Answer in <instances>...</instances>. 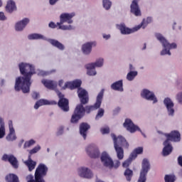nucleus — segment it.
Here are the masks:
<instances>
[{
  "instance_id": "41",
  "label": "nucleus",
  "mask_w": 182,
  "mask_h": 182,
  "mask_svg": "<svg viewBox=\"0 0 182 182\" xmlns=\"http://www.w3.org/2000/svg\"><path fill=\"white\" fill-rule=\"evenodd\" d=\"M35 144V140L31 139L28 141H26L24 144V149H26L27 147H31V146H33Z\"/></svg>"
},
{
  "instance_id": "47",
  "label": "nucleus",
  "mask_w": 182,
  "mask_h": 182,
  "mask_svg": "<svg viewBox=\"0 0 182 182\" xmlns=\"http://www.w3.org/2000/svg\"><path fill=\"white\" fill-rule=\"evenodd\" d=\"M9 130H15V129H14V124L12 122V120L9 121Z\"/></svg>"
},
{
  "instance_id": "24",
  "label": "nucleus",
  "mask_w": 182,
  "mask_h": 182,
  "mask_svg": "<svg viewBox=\"0 0 182 182\" xmlns=\"http://www.w3.org/2000/svg\"><path fill=\"white\" fill-rule=\"evenodd\" d=\"M29 23V18H26L22 21L16 23V31H23V28Z\"/></svg>"
},
{
  "instance_id": "38",
  "label": "nucleus",
  "mask_w": 182,
  "mask_h": 182,
  "mask_svg": "<svg viewBox=\"0 0 182 182\" xmlns=\"http://www.w3.org/2000/svg\"><path fill=\"white\" fill-rule=\"evenodd\" d=\"M102 5L103 7L107 10L109 11V9L112 6V1L110 0H102Z\"/></svg>"
},
{
  "instance_id": "35",
  "label": "nucleus",
  "mask_w": 182,
  "mask_h": 182,
  "mask_svg": "<svg viewBox=\"0 0 182 182\" xmlns=\"http://www.w3.org/2000/svg\"><path fill=\"white\" fill-rule=\"evenodd\" d=\"M30 41H33L35 39H43V36L38 33H32L28 36Z\"/></svg>"
},
{
  "instance_id": "27",
  "label": "nucleus",
  "mask_w": 182,
  "mask_h": 182,
  "mask_svg": "<svg viewBox=\"0 0 182 182\" xmlns=\"http://www.w3.org/2000/svg\"><path fill=\"white\" fill-rule=\"evenodd\" d=\"M111 88L112 90H118L123 92V80H119L112 84Z\"/></svg>"
},
{
  "instance_id": "45",
  "label": "nucleus",
  "mask_w": 182,
  "mask_h": 182,
  "mask_svg": "<svg viewBox=\"0 0 182 182\" xmlns=\"http://www.w3.org/2000/svg\"><path fill=\"white\" fill-rule=\"evenodd\" d=\"M0 21H6V16L4 12H0Z\"/></svg>"
},
{
  "instance_id": "5",
  "label": "nucleus",
  "mask_w": 182,
  "mask_h": 182,
  "mask_svg": "<svg viewBox=\"0 0 182 182\" xmlns=\"http://www.w3.org/2000/svg\"><path fill=\"white\" fill-rule=\"evenodd\" d=\"M75 16V13H63L60 16V22L57 23L58 26V29H61L62 31H71L73 29V27L71 25L65 26L63 25L65 22H68V23H73V20L72 18Z\"/></svg>"
},
{
  "instance_id": "6",
  "label": "nucleus",
  "mask_w": 182,
  "mask_h": 182,
  "mask_svg": "<svg viewBox=\"0 0 182 182\" xmlns=\"http://www.w3.org/2000/svg\"><path fill=\"white\" fill-rule=\"evenodd\" d=\"M155 36L161 43H162V46H164V49L161 52V55H171V53L170 52V49H176L177 48V44L175 43H169L168 41L166 40V38L163 36V35L160 33H156Z\"/></svg>"
},
{
  "instance_id": "14",
  "label": "nucleus",
  "mask_w": 182,
  "mask_h": 182,
  "mask_svg": "<svg viewBox=\"0 0 182 182\" xmlns=\"http://www.w3.org/2000/svg\"><path fill=\"white\" fill-rule=\"evenodd\" d=\"M140 28H141V26H137L132 29L126 27V25L124 24H120L119 26V29L122 35H130V33H133V32L139 31Z\"/></svg>"
},
{
  "instance_id": "56",
  "label": "nucleus",
  "mask_w": 182,
  "mask_h": 182,
  "mask_svg": "<svg viewBox=\"0 0 182 182\" xmlns=\"http://www.w3.org/2000/svg\"><path fill=\"white\" fill-rule=\"evenodd\" d=\"M146 43H144V48H142V50H144V49H146Z\"/></svg>"
},
{
  "instance_id": "18",
  "label": "nucleus",
  "mask_w": 182,
  "mask_h": 182,
  "mask_svg": "<svg viewBox=\"0 0 182 182\" xmlns=\"http://www.w3.org/2000/svg\"><path fill=\"white\" fill-rule=\"evenodd\" d=\"M78 171L80 176L84 178H92V177H93V173H92V171L87 168H80Z\"/></svg>"
},
{
  "instance_id": "58",
  "label": "nucleus",
  "mask_w": 182,
  "mask_h": 182,
  "mask_svg": "<svg viewBox=\"0 0 182 182\" xmlns=\"http://www.w3.org/2000/svg\"><path fill=\"white\" fill-rule=\"evenodd\" d=\"M48 151H49V149H48Z\"/></svg>"
},
{
  "instance_id": "48",
  "label": "nucleus",
  "mask_w": 182,
  "mask_h": 182,
  "mask_svg": "<svg viewBox=\"0 0 182 182\" xmlns=\"http://www.w3.org/2000/svg\"><path fill=\"white\" fill-rule=\"evenodd\" d=\"M177 100H178L179 103H182V92L177 95Z\"/></svg>"
},
{
  "instance_id": "37",
  "label": "nucleus",
  "mask_w": 182,
  "mask_h": 182,
  "mask_svg": "<svg viewBox=\"0 0 182 182\" xmlns=\"http://www.w3.org/2000/svg\"><path fill=\"white\" fill-rule=\"evenodd\" d=\"M134 160L131 156L127 159L125 161L123 162L122 164V167H124L125 168H127L130 164H132V161Z\"/></svg>"
},
{
  "instance_id": "49",
  "label": "nucleus",
  "mask_w": 182,
  "mask_h": 182,
  "mask_svg": "<svg viewBox=\"0 0 182 182\" xmlns=\"http://www.w3.org/2000/svg\"><path fill=\"white\" fill-rule=\"evenodd\" d=\"M63 134V127H60L57 132V136H60V134Z\"/></svg>"
},
{
  "instance_id": "22",
  "label": "nucleus",
  "mask_w": 182,
  "mask_h": 182,
  "mask_svg": "<svg viewBox=\"0 0 182 182\" xmlns=\"http://www.w3.org/2000/svg\"><path fill=\"white\" fill-rule=\"evenodd\" d=\"M46 105H58L56 101H51L50 102L48 100H39L37 101L34 105V109H39L41 106Z\"/></svg>"
},
{
  "instance_id": "53",
  "label": "nucleus",
  "mask_w": 182,
  "mask_h": 182,
  "mask_svg": "<svg viewBox=\"0 0 182 182\" xmlns=\"http://www.w3.org/2000/svg\"><path fill=\"white\" fill-rule=\"evenodd\" d=\"M58 85L60 86V87H63V80L59 81Z\"/></svg>"
},
{
  "instance_id": "15",
  "label": "nucleus",
  "mask_w": 182,
  "mask_h": 182,
  "mask_svg": "<svg viewBox=\"0 0 182 182\" xmlns=\"http://www.w3.org/2000/svg\"><path fill=\"white\" fill-rule=\"evenodd\" d=\"M2 160L4 161H9L14 168H18L19 165L18 164V159L14 155L4 154L2 157Z\"/></svg>"
},
{
  "instance_id": "34",
  "label": "nucleus",
  "mask_w": 182,
  "mask_h": 182,
  "mask_svg": "<svg viewBox=\"0 0 182 182\" xmlns=\"http://www.w3.org/2000/svg\"><path fill=\"white\" fill-rule=\"evenodd\" d=\"M151 22H153V18L151 17H148L146 19H144L139 26H141V28L143 26V28H145L146 26H147L149 23H151Z\"/></svg>"
},
{
  "instance_id": "8",
  "label": "nucleus",
  "mask_w": 182,
  "mask_h": 182,
  "mask_svg": "<svg viewBox=\"0 0 182 182\" xmlns=\"http://www.w3.org/2000/svg\"><path fill=\"white\" fill-rule=\"evenodd\" d=\"M103 66V58H100L97 60L95 63H92L87 64L85 65V68L87 70V75L89 76H95L96 75V70L95 68H102Z\"/></svg>"
},
{
  "instance_id": "9",
  "label": "nucleus",
  "mask_w": 182,
  "mask_h": 182,
  "mask_svg": "<svg viewBox=\"0 0 182 182\" xmlns=\"http://www.w3.org/2000/svg\"><path fill=\"white\" fill-rule=\"evenodd\" d=\"M150 170V162L146 159H144L142 161V168L141 170L140 176L138 182H146L147 173Z\"/></svg>"
},
{
  "instance_id": "12",
  "label": "nucleus",
  "mask_w": 182,
  "mask_h": 182,
  "mask_svg": "<svg viewBox=\"0 0 182 182\" xmlns=\"http://www.w3.org/2000/svg\"><path fill=\"white\" fill-rule=\"evenodd\" d=\"M123 126L129 133H136L137 131L141 132L140 128L135 125L130 119H126Z\"/></svg>"
},
{
  "instance_id": "57",
  "label": "nucleus",
  "mask_w": 182,
  "mask_h": 182,
  "mask_svg": "<svg viewBox=\"0 0 182 182\" xmlns=\"http://www.w3.org/2000/svg\"><path fill=\"white\" fill-rule=\"evenodd\" d=\"M2 5H3L2 0H0V8L1 6H2Z\"/></svg>"
},
{
  "instance_id": "11",
  "label": "nucleus",
  "mask_w": 182,
  "mask_h": 182,
  "mask_svg": "<svg viewBox=\"0 0 182 182\" xmlns=\"http://www.w3.org/2000/svg\"><path fill=\"white\" fill-rule=\"evenodd\" d=\"M86 152L91 159H98V157L100 156L99 149L96 145H95V144H90L86 148Z\"/></svg>"
},
{
  "instance_id": "43",
  "label": "nucleus",
  "mask_w": 182,
  "mask_h": 182,
  "mask_svg": "<svg viewBox=\"0 0 182 182\" xmlns=\"http://www.w3.org/2000/svg\"><path fill=\"white\" fill-rule=\"evenodd\" d=\"M39 150H41V146H36L30 151V154H35V153H38Z\"/></svg>"
},
{
  "instance_id": "3",
  "label": "nucleus",
  "mask_w": 182,
  "mask_h": 182,
  "mask_svg": "<svg viewBox=\"0 0 182 182\" xmlns=\"http://www.w3.org/2000/svg\"><path fill=\"white\" fill-rule=\"evenodd\" d=\"M111 136L114 141V147L117 153V159L119 160H123L124 157V151L122 147L129 149V142H127L126 139L122 136L117 137L114 134H112Z\"/></svg>"
},
{
  "instance_id": "26",
  "label": "nucleus",
  "mask_w": 182,
  "mask_h": 182,
  "mask_svg": "<svg viewBox=\"0 0 182 182\" xmlns=\"http://www.w3.org/2000/svg\"><path fill=\"white\" fill-rule=\"evenodd\" d=\"M48 42L49 43H50V45H52L55 48H57V49H59V50H65V46L62 44V43L58 41V40L49 39Z\"/></svg>"
},
{
  "instance_id": "28",
  "label": "nucleus",
  "mask_w": 182,
  "mask_h": 182,
  "mask_svg": "<svg viewBox=\"0 0 182 182\" xmlns=\"http://www.w3.org/2000/svg\"><path fill=\"white\" fill-rule=\"evenodd\" d=\"M41 82L43 83V85H44L46 87H47V89H50L51 90H53V89L56 87V84H55V82L52 80H43Z\"/></svg>"
},
{
  "instance_id": "36",
  "label": "nucleus",
  "mask_w": 182,
  "mask_h": 182,
  "mask_svg": "<svg viewBox=\"0 0 182 182\" xmlns=\"http://www.w3.org/2000/svg\"><path fill=\"white\" fill-rule=\"evenodd\" d=\"M137 76V71H130L127 75V80L132 81L134 80V77Z\"/></svg>"
},
{
  "instance_id": "7",
  "label": "nucleus",
  "mask_w": 182,
  "mask_h": 182,
  "mask_svg": "<svg viewBox=\"0 0 182 182\" xmlns=\"http://www.w3.org/2000/svg\"><path fill=\"white\" fill-rule=\"evenodd\" d=\"M101 161L102 163H103L105 167H108L109 168H113V167H114L115 168H117L119 166H120L119 161H117L114 164L112 158H110L109 154L106 152H103L102 154Z\"/></svg>"
},
{
  "instance_id": "30",
  "label": "nucleus",
  "mask_w": 182,
  "mask_h": 182,
  "mask_svg": "<svg viewBox=\"0 0 182 182\" xmlns=\"http://www.w3.org/2000/svg\"><path fill=\"white\" fill-rule=\"evenodd\" d=\"M138 154H143V147L139 146L134 149V151L131 153V157L134 160L137 157Z\"/></svg>"
},
{
  "instance_id": "52",
  "label": "nucleus",
  "mask_w": 182,
  "mask_h": 182,
  "mask_svg": "<svg viewBox=\"0 0 182 182\" xmlns=\"http://www.w3.org/2000/svg\"><path fill=\"white\" fill-rule=\"evenodd\" d=\"M119 112H120V107H117V108L114 110V114H116L117 113H119Z\"/></svg>"
},
{
  "instance_id": "31",
  "label": "nucleus",
  "mask_w": 182,
  "mask_h": 182,
  "mask_svg": "<svg viewBox=\"0 0 182 182\" xmlns=\"http://www.w3.org/2000/svg\"><path fill=\"white\" fill-rule=\"evenodd\" d=\"M8 141H14V140H16V135L15 134V129L9 130V134L6 137Z\"/></svg>"
},
{
  "instance_id": "42",
  "label": "nucleus",
  "mask_w": 182,
  "mask_h": 182,
  "mask_svg": "<svg viewBox=\"0 0 182 182\" xmlns=\"http://www.w3.org/2000/svg\"><path fill=\"white\" fill-rule=\"evenodd\" d=\"M100 132L102 134H109L110 133V129L109 127L102 128Z\"/></svg>"
},
{
  "instance_id": "51",
  "label": "nucleus",
  "mask_w": 182,
  "mask_h": 182,
  "mask_svg": "<svg viewBox=\"0 0 182 182\" xmlns=\"http://www.w3.org/2000/svg\"><path fill=\"white\" fill-rule=\"evenodd\" d=\"M59 0H49L50 5H55Z\"/></svg>"
},
{
  "instance_id": "54",
  "label": "nucleus",
  "mask_w": 182,
  "mask_h": 182,
  "mask_svg": "<svg viewBox=\"0 0 182 182\" xmlns=\"http://www.w3.org/2000/svg\"><path fill=\"white\" fill-rule=\"evenodd\" d=\"M103 38H104V39H109L110 38V35L104 34Z\"/></svg>"
},
{
  "instance_id": "39",
  "label": "nucleus",
  "mask_w": 182,
  "mask_h": 182,
  "mask_svg": "<svg viewBox=\"0 0 182 182\" xmlns=\"http://www.w3.org/2000/svg\"><path fill=\"white\" fill-rule=\"evenodd\" d=\"M104 115H105V109H103V108H100L98 110L97 114L95 117L96 120H99V119L103 117Z\"/></svg>"
},
{
  "instance_id": "4",
  "label": "nucleus",
  "mask_w": 182,
  "mask_h": 182,
  "mask_svg": "<svg viewBox=\"0 0 182 182\" xmlns=\"http://www.w3.org/2000/svg\"><path fill=\"white\" fill-rule=\"evenodd\" d=\"M166 137V141L164 142L163 156H168L173 151V146L170 141H180L181 140V134L178 131H172L170 134H165Z\"/></svg>"
},
{
  "instance_id": "32",
  "label": "nucleus",
  "mask_w": 182,
  "mask_h": 182,
  "mask_svg": "<svg viewBox=\"0 0 182 182\" xmlns=\"http://www.w3.org/2000/svg\"><path fill=\"white\" fill-rule=\"evenodd\" d=\"M0 123H1L0 139H4V137H5V134H6V129H5V124L4 123L2 124V118L0 119Z\"/></svg>"
},
{
  "instance_id": "19",
  "label": "nucleus",
  "mask_w": 182,
  "mask_h": 182,
  "mask_svg": "<svg viewBox=\"0 0 182 182\" xmlns=\"http://www.w3.org/2000/svg\"><path fill=\"white\" fill-rule=\"evenodd\" d=\"M90 129V125L86 122H82L80 125V134L83 137L84 140H86L87 137V130Z\"/></svg>"
},
{
  "instance_id": "16",
  "label": "nucleus",
  "mask_w": 182,
  "mask_h": 182,
  "mask_svg": "<svg viewBox=\"0 0 182 182\" xmlns=\"http://www.w3.org/2000/svg\"><path fill=\"white\" fill-rule=\"evenodd\" d=\"M131 13L134 14L135 16H141V11H140V7L139 6V1L133 0L131 6Z\"/></svg>"
},
{
  "instance_id": "46",
  "label": "nucleus",
  "mask_w": 182,
  "mask_h": 182,
  "mask_svg": "<svg viewBox=\"0 0 182 182\" xmlns=\"http://www.w3.org/2000/svg\"><path fill=\"white\" fill-rule=\"evenodd\" d=\"M32 97H33V99H35L36 100L37 99H39V93L36 92H33Z\"/></svg>"
},
{
  "instance_id": "1",
  "label": "nucleus",
  "mask_w": 182,
  "mask_h": 182,
  "mask_svg": "<svg viewBox=\"0 0 182 182\" xmlns=\"http://www.w3.org/2000/svg\"><path fill=\"white\" fill-rule=\"evenodd\" d=\"M77 93L80 104L77 105L74 110L70 119L71 123H77L85 116V113L89 114L94 112V110L100 109L102 102L103 101V96L105 95V90L102 89L99 92L96 98V102L93 105H87L85 107H83V105H87L89 103V94L87 91L79 89Z\"/></svg>"
},
{
  "instance_id": "50",
  "label": "nucleus",
  "mask_w": 182,
  "mask_h": 182,
  "mask_svg": "<svg viewBox=\"0 0 182 182\" xmlns=\"http://www.w3.org/2000/svg\"><path fill=\"white\" fill-rule=\"evenodd\" d=\"M178 163L179 166H181L182 167V156H180L178 158Z\"/></svg>"
},
{
  "instance_id": "13",
  "label": "nucleus",
  "mask_w": 182,
  "mask_h": 182,
  "mask_svg": "<svg viewBox=\"0 0 182 182\" xmlns=\"http://www.w3.org/2000/svg\"><path fill=\"white\" fill-rule=\"evenodd\" d=\"M141 96L146 100H150L151 102H153V103H157L158 102L157 97H156L154 92L149 90H143L141 92Z\"/></svg>"
},
{
  "instance_id": "23",
  "label": "nucleus",
  "mask_w": 182,
  "mask_h": 182,
  "mask_svg": "<svg viewBox=\"0 0 182 182\" xmlns=\"http://www.w3.org/2000/svg\"><path fill=\"white\" fill-rule=\"evenodd\" d=\"M96 46V43L95 42H90L86 43L85 44L82 45V50L85 55H89L90 52H92V46Z\"/></svg>"
},
{
  "instance_id": "21",
  "label": "nucleus",
  "mask_w": 182,
  "mask_h": 182,
  "mask_svg": "<svg viewBox=\"0 0 182 182\" xmlns=\"http://www.w3.org/2000/svg\"><path fill=\"white\" fill-rule=\"evenodd\" d=\"M5 9L8 14H12L13 12H15V11H17L18 8L16 7V4L15 1L13 0H9L6 3Z\"/></svg>"
},
{
  "instance_id": "10",
  "label": "nucleus",
  "mask_w": 182,
  "mask_h": 182,
  "mask_svg": "<svg viewBox=\"0 0 182 182\" xmlns=\"http://www.w3.org/2000/svg\"><path fill=\"white\" fill-rule=\"evenodd\" d=\"M58 96L59 100L58 102V106L63 112H69V100L65 98V95L62 92H58Z\"/></svg>"
},
{
  "instance_id": "17",
  "label": "nucleus",
  "mask_w": 182,
  "mask_h": 182,
  "mask_svg": "<svg viewBox=\"0 0 182 182\" xmlns=\"http://www.w3.org/2000/svg\"><path fill=\"white\" fill-rule=\"evenodd\" d=\"M164 103L168 110V113L169 116H173L174 114V103H173V101L168 97H166L164 100Z\"/></svg>"
},
{
  "instance_id": "55",
  "label": "nucleus",
  "mask_w": 182,
  "mask_h": 182,
  "mask_svg": "<svg viewBox=\"0 0 182 182\" xmlns=\"http://www.w3.org/2000/svg\"><path fill=\"white\" fill-rule=\"evenodd\" d=\"M129 70H133V65L132 64L129 65Z\"/></svg>"
},
{
  "instance_id": "44",
  "label": "nucleus",
  "mask_w": 182,
  "mask_h": 182,
  "mask_svg": "<svg viewBox=\"0 0 182 182\" xmlns=\"http://www.w3.org/2000/svg\"><path fill=\"white\" fill-rule=\"evenodd\" d=\"M48 26L49 28H51V29H55V28H58V26L59 27V26H58V23L56 24L53 21L50 22Z\"/></svg>"
},
{
  "instance_id": "2",
  "label": "nucleus",
  "mask_w": 182,
  "mask_h": 182,
  "mask_svg": "<svg viewBox=\"0 0 182 182\" xmlns=\"http://www.w3.org/2000/svg\"><path fill=\"white\" fill-rule=\"evenodd\" d=\"M18 68L23 77H18L16 79L15 90L16 92L22 90L23 93H29L32 85L31 79L36 73L35 67L26 63H21L18 64Z\"/></svg>"
},
{
  "instance_id": "20",
  "label": "nucleus",
  "mask_w": 182,
  "mask_h": 182,
  "mask_svg": "<svg viewBox=\"0 0 182 182\" xmlns=\"http://www.w3.org/2000/svg\"><path fill=\"white\" fill-rule=\"evenodd\" d=\"M80 86H82V81L76 80L73 81V82H66L63 87V89H70L71 90H73V89L80 87Z\"/></svg>"
},
{
  "instance_id": "25",
  "label": "nucleus",
  "mask_w": 182,
  "mask_h": 182,
  "mask_svg": "<svg viewBox=\"0 0 182 182\" xmlns=\"http://www.w3.org/2000/svg\"><path fill=\"white\" fill-rule=\"evenodd\" d=\"M24 164L28 166V171L35 170V168L36 167V161L32 160L31 156H28V159L24 162Z\"/></svg>"
},
{
  "instance_id": "40",
  "label": "nucleus",
  "mask_w": 182,
  "mask_h": 182,
  "mask_svg": "<svg viewBox=\"0 0 182 182\" xmlns=\"http://www.w3.org/2000/svg\"><path fill=\"white\" fill-rule=\"evenodd\" d=\"M164 179L165 182H174L176 181V176L173 175H166Z\"/></svg>"
},
{
  "instance_id": "29",
  "label": "nucleus",
  "mask_w": 182,
  "mask_h": 182,
  "mask_svg": "<svg viewBox=\"0 0 182 182\" xmlns=\"http://www.w3.org/2000/svg\"><path fill=\"white\" fill-rule=\"evenodd\" d=\"M5 178L6 182H19V178L14 173H9Z\"/></svg>"
},
{
  "instance_id": "33",
  "label": "nucleus",
  "mask_w": 182,
  "mask_h": 182,
  "mask_svg": "<svg viewBox=\"0 0 182 182\" xmlns=\"http://www.w3.org/2000/svg\"><path fill=\"white\" fill-rule=\"evenodd\" d=\"M124 174L127 181H132V177H133V171L130 170L129 168H127Z\"/></svg>"
}]
</instances>
